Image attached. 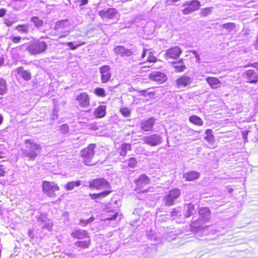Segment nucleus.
I'll return each mask as SVG.
<instances>
[{
	"label": "nucleus",
	"instance_id": "1",
	"mask_svg": "<svg viewBox=\"0 0 258 258\" xmlns=\"http://www.w3.org/2000/svg\"><path fill=\"white\" fill-rule=\"evenodd\" d=\"M25 144L26 149L23 150V153L29 160H34L41 152V146L30 140H26Z\"/></svg>",
	"mask_w": 258,
	"mask_h": 258
},
{
	"label": "nucleus",
	"instance_id": "2",
	"mask_svg": "<svg viewBox=\"0 0 258 258\" xmlns=\"http://www.w3.org/2000/svg\"><path fill=\"white\" fill-rule=\"evenodd\" d=\"M96 145L94 144H89L86 148L81 150L80 156L83 159L84 164L87 166L94 165L92 163V159L95 155V149Z\"/></svg>",
	"mask_w": 258,
	"mask_h": 258
},
{
	"label": "nucleus",
	"instance_id": "3",
	"mask_svg": "<svg viewBox=\"0 0 258 258\" xmlns=\"http://www.w3.org/2000/svg\"><path fill=\"white\" fill-rule=\"evenodd\" d=\"M47 48V44L44 41H35L30 43L27 47V50L32 55L42 53Z\"/></svg>",
	"mask_w": 258,
	"mask_h": 258
},
{
	"label": "nucleus",
	"instance_id": "4",
	"mask_svg": "<svg viewBox=\"0 0 258 258\" xmlns=\"http://www.w3.org/2000/svg\"><path fill=\"white\" fill-rule=\"evenodd\" d=\"M42 187L43 192L49 197H56L55 191L59 190V187L54 182L44 181Z\"/></svg>",
	"mask_w": 258,
	"mask_h": 258
},
{
	"label": "nucleus",
	"instance_id": "5",
	"mask_svg": "<svg viewBox=\"0 0 258 258\" xmlns=\"http://www.w3.org/2000/svg\"><path fill=\"white\" fill-rule=\"evenodd\" d=\"M142 140L145 144L153 147L161 144L163 141L161 135L156 134L145 136Z\"/></svg>",
	"mask_w": 258,
	"mask_h": 258
},
{
	"label": "nucleus",
	"instance_id": "6",
	"mask_svg": "<svg viewBox=\"0 0 258 258\" xmlns=\"http://www.w3.org/2000/svg\"><path fill=\"white\" fill-rule=\"evenodd\" d=\"M180 195V190L177 188L171 190L168 195L164 198V203L167 206H171L174 204V201Z\"/></svg>",
	"mask_w": 258,
	"mask_h": 258
},
{
	"label": "nucleus",
	"instance_id": "7",
	"mask_svg": "<svg viewBox=\"0 0 258 258\" xmlns=\"http://www.w3.org/2000/svg\"><path fill=\"white\" fill-rule=\"evenodd\" d=\"M200 3L197 0L187 1L183 4V6H187V7L182 10V13L184 15H188L199 8Z\"/></svg>",
	"mask_w": 258,
	"mask_h": 258
},
{
	"label": "nucleus",
	"instance_id": "8",
	"mask_svg": "<svg viewBox=\"0 0 258 258\" xmlns=\"http://www.w3.org/2000/svg\"><path fill=\"white\" fill-rule=\"evenodd\" d=\"M101 74V80L102 83H107L110 79L111 73L109 66H103L99 69Z\"/></svg>",
	"mask_w": 258,
	"mask_h": 258
},
{
	"label": "nucleus",
	"instance_id": "9",
	"mask_svg": "<svg viewBox=\"0 0 258 258\" xmlns=\"http://www.w3.org/2000/svg\"><path fill=\"white\" fill-rule=\"evenodd\" d=\"M90 187H94L96 189H101L109 187L108 181L104 179H96L90 182Z\"/></svg>",
	"mask_w": 258,
	"mask_h": 258
},
{
	"label": "nucleus",
	"instance_id": "10",
	"mask_svg": "<svg viewBox=\"0 0 258 258\" xmlns=\"http://www.w3.org/2000/svg\"><path fill=\"white\" fill-rule=\"evenodd\" d=\"M156 120L154 117L143 120L140 123L141 128L145 132L150 131L152 130L155 123Z\"/></svg>",
	"mask_w": 258,
	"mask_h": 258
},
{
	"label": "nucleus",
	"instance_id": "11",
	"mask_svg": "<svg viewBox=\"0 0 258 258\" xmlns=\"http://www.w3.org/2000/svg\"><path fill=\"white\" fill-rule=\"evenodd\" d=\"M76 100L82 107H87L90 105V98L86 93H81L76 97Z\"/></svg>",
	"mask_w": 258,
	"mask_h": 258
},
{
	"label": "nucleus",
	"instance_id": "12",
	"mask_svg": "<svg viewBox=\"0 0 258 258\" xmlns=\"http://www.w3.org/2000/svg\"><path fill=\"white\" fill-rule=\"evenodd\" d=\"M117 11L115 9H108L107 10H102L98 12L99 15L103 19H111L116 16Z\"/></svg>",
	"mask_w": 258,
	"mask_h": 258
},
{
	"label": "nucleus",
	"instance_id": "13",
	"mask_svg": "<svg viewBox=\"0 0 258 258\" xmlns=\"http://www.w3.org/2000/svg\"><path fill=\"white\" fill-rule=\"evenodd\" d=\"M182 52L180 48L177 46L172 47L166 50L165 56L172 59L178 58Z\"/></svg>",
	"mask_w": 258,
	"mask_h": 258
},
{
	"label": "nucleus",
	"instance_id": "14",
	"mask_svg": "<svg viewBox=\"0 0 258 258\" xmlns=\"http://www.w3.org/2000/svg\"><path fill=\"white\" fill-rule=\"evenodd\" d=\"M244 78L250 83H255L258 81V75L252 70L246 71L244 73Z\"/></svg>",
	"mask_w": 258,
	"mask_h": 258
},
{
	"label": "nucleus",
	"instance_id": "15",
	"mask_svg": "<svg viewBox=\"0 0 258 258\" xmlns=\"http://www.w3.org/2000/svg\"><path fill=\"white\" fill-rule=\"evenodd\" d=\"M149 78L151 80L156 81L159 84L163 83L167 80L166 75L163 73L159 72H155L151 74Z\"/></svg>",
	"mask_w": 258,
	"mask_h": 258
},
{
	"label": "nucleus",
	"instance_id": "16",
	"mask_svg": "<svg viewBox=\"0 0 258 258\" xmlns=\"http://www.w3.org/2000/svg\"><path fill=\"white\" fill-rule=\"evenodd\" d=\"M191 81L189 77L183 75L176 80V84L178 88L185 87L189 85Z\"/></svg>",
	"mask_w": 258,
	"mask_h": 258
},
{
	"label": "nucleus",
	"instance_id": "17",
	"mask_svg": "<svg viewBox=\"0 0 258 258\" xmlns=\"http://www.w3.org/2000/svg\"><path fill=\"white\" fill-rule=\"evenodd\" d=\"M199 221L205 223L208 221L210 218V211L208 208H202L199 210Z\"/></svg>",
	"mask_w": 258,
	"mask_h": 258
},
{
	"label": "nucleus",
	"instance_id": "18",
	"mask_svg": "<svg viewBox=\"0 0 258 258\" xmlns=\"http://www.w3.org/2000/svg\"><path fill=\"white\" fill-rule=\"evenodd\" d=\"M116 54L120 55L121 56H130L133 54L131 49H128L123 46H117L114 49Z\"/></svg>",
	"mask_w": 258,
	"mask_h": 258
},
{
	"label": "nucleus",
	"instance_id": "19",
	"mask_svg": "<svg viewBox=\"0 0 258 258\" xmlns=\"http://www.w3.org/2000/svg\"><path fill=\"white\" fill-rule=\"evenodd\" d=\"M71 236L77 239H84L89 238L88 232L85 230L76 229L74 230L71 234Z\"/></svg>",
	"mask_w": 258,
	"mask_h": 258
},
{
	"label": "nucleus",
	"instance_id": "20",
	"mask_svg": "<svg viewBox=\"0 0 258 258\" xmlns=\"http://www.w3.org/2000/svg\"><path fill=\"white\" fill-rule=\"evenodd\" d=\"M206 81L213 89H216L220 87L221 85V81L216 77H209L207 78Z\"/></svg>",
	"mask_w": 258,
	"mask_h": 258
},
{
	"label": "nucleus",
	"instance_id": "21",
	"mask_svg": "<svg viewBox=\"0 0 258 258\" xmlns=\"http://www.w3.org/2000/svg\"><path fill=\"white\" fill-rule=\"evenodd\" d=\"M16 72L18 75L21 76L24 80L26 81L30 80L31 78L30 72L28 71L24 70L22 67L18 68L16 69Z\"/></svg>",
	"mask_w": 258,
	"mask_h": 258
},
{
	"label": "nucleus",
	"instance_id": "22",
	"mask_svg": "<svg viewBox=\"0 0 258 258\" xmlns=\"http://www.w3.org/2000/svg\"><path fill=\"white\" fill-rule=\"evenodd\" d=\"M149 178L145 175H141L139 178L136 180V184L137 187L140 188L144 185H146L149 183Z\"/></svg>",
	"mask_w": 258,
	"mask_h": 258
},
{
	"label": "nucleus",
	"instance_id": "23",
	"mask_svg": "<svg viewBox=\"0 0 258 258\" xmlns=\"http://www.w3.org/2000/svg\"><path fill=\"white\" fill-rule=\"evenodd\" d=\"M70 26V24L68 20H62L57 21L54 27V30L67 28Z\"/></svg>",
	"mask_w": 258,
	"mask_h": 258
},
{
	"label": "nucleus",
	"instance_id": "24",
	"mask_svg": "<svg viewBox=\"0 0 258 258\" xmlns=\"http://www.w3.org/2000/svg\"><path fill=\"white\" fill-rule=\"evenodd\" d=\"M176 72H182L186 69V66L183 64V60L180 59L178 62L172 63Z\"/></svg>",
	"mask_w": 258,
	"mask_h": 258
},
{
	"label": "nucleus",
	"instance_id": "25",
	"mask_svg": "<svg viewBox=\"0 0 258 258\" xmlns=\"http://www.w3.org/2000/svg\"><path fill=\"white\" fill-rule=\"evenodd\" d=\"M81 185V181L80 180L72 181L68 182L64 187L67 190H72L76 187H79Z\"/></svg>",
	"mask_w": 258,
	"mask_h": 258
},
{
	"label": "nucleus",
	"instance_id": "26",
	"mask_svg": "<svg viewBox=\"0 0 258 258\" xmlns=\"http://www.w3.org/2000/svg\"><path fill=\"white\" fill-rule=\"evenodd\" d=\"M183 177L187 181H192L199 178V173L195 171H190L185 173Z\"/></svg>",
	"mask_w": 258,
	"mask_h": 258
},
{
	"label": "nucleus",
	"instance_id": "27",
	"mask_svg": "<svg viewBox=\"0 0 258 258\" xmlns=\"http://www.w3.org/2000/svg\"><path fill=\"white\" fill-rule=\"evenodd\" d=\"M90 245V239L89 238L84 241H78L75 242V246L83 249L88 248Z\"/></svg>",
	"mask_w": 258,
	"mask_h": 258
},
{
	"label": "nucleus",
	"instance_id": "28",
	"mask_svg": "<svg viewBox=\"0 0 258 258\" xmlns=\"http://www.w3.org/2000/svg\"><path fill=\"white\" fill-rule=\"evenodd\" d=\"M106 107L100 106L97 107L94 111V115L98 118H101L105 114Z\"/></svg>",
	"mask_w": 258,
	"mask_h": 258
},
{
	"label": "nucleus",
	"instance_id": "29",
	"mask_svg": "<svg viewBox=\"0 0 258 258\" xmlns=\"http://www.w3.org/2000/svg\"><path fill=\"white\" fill-rule=\"evenodd\" d=\"M185 212L184 216L186 218H188L192 215L195 211V206L191 203L186 205L185 207Z\"/></svg>",
	"mask_w": 258,
	"mask_h": 258
},
{
	"label": "nucleus",
	"instance_id": "30",
	"mask_svg": "<svg viewBox=\"0 0 258 258\" xmlns=\"http://www.w3.org/2000/svg\"><path fill=\"white\" fill-rule=\"evenodd\" d=\"M189 121L197 125L202 126L203 124V121L202 119L197 115H191L189 118Z\"/></svg>",
	"mask_w": 258,
	"mask_h": 258
},
{
	"label": "nucleus",
	"instance_id": "31",
	"mask_svg": "<svg viewBox=\"0 0 258 258\" xmlns=\"http://www.w3.org/2000/svg\"><path fill=\"white\" fill-rule=\"evenodd\" d=\"M120 150V155L124 157L126 155L127 151L131 150V146L130 144L127 143L122 144L121 145Z\"/></svg>",
	"mask_w": 258,
	"mask_h": 258
},
{
	"label": "nucleus",
	"instance_id": "32",
	"mask_svg": "<svg viewBox=\"0 0 258 258\" xmlns=\"http://www.w3.org/2000/svg\"><path fill=\"white\" fill-rule=\"evenodd\" d=\"M206 136L205 137V140L210 143H213L214 142V137L212 134V130L211 129H207L205 131Z\"/></svg>",
	"mask_w": 258,
	"mask_h": 258
},
{
	"label": "nucleus",
	"instance_id": "33",
	"mask_svg": "<svg viewBox=\"0 0 258 258\" xmlns=\"http://www.w3.org/2000/svg\"><path fill=\"white\" fill-rule=\"evenodd\" d=\"M16 29L20 33L27 34L29 32V27L28 25H19L16 27Z\"/></svg>",
	"mask_w": 258,
	"mask_h": 258
},
{
	"label": "nucleus",
	"instance_id": "34",
	"mask_svg": "<svg viewBox=\"0 0 258 258\" xmlns=\"http://www.w3.org/2000/svg\"><path fill=\"white\" fill-rule=\"evenodd\" d=\"M31 21L34 23L35 27L38 28L42 27L44 24L42 20L36 16L32 17L31 18Z\"/></svg>",
	"mask_w": 258,
	"mask_h": 258
},
{
	"label": "nucleus",
	"instance_id": "35",
	"mask_svg": "<svg viewBox=\"0 0 258 258\" xmlns=\"http://www.w3.org/2000/svg\"><path fill=\"white\" fill-rule=\"evenodd\" d=\"M7 91V83L6 81L3 79H0V95H3L5 94Z\"/></svg>",
	"mask_w": 258,
	"mask_h": 258
},
{
	"label": "nucleus",
	"instance_id": "36",
	"mask_svg": "<svg viewBox=\"0 0 258 258\" xmlns=\"http://www.w3.org/2000/svg\"><path fill=\"white\" fill-rule=\"evenodd\" d=\"M110 193V191H105L99 194H90V196L92 199H95L98 198H102L107 196Z\"/></svg>",
	"mask_w": 258,
	"mask_h": 258
},
{
	"label": "nucleus",
	"instance_id": "37",
	"mask_svg": "<svg viewBox=\"0 0 258 258\" xmlns=\"http://www.w3.org/2000/svg\"><path fill=\"white\" fill-rule=\"evenodd\" d=\"M40 225L43 229L47 230L50 231L52 230L53 224L52 222L50 221H47L45 223H40Z\"/></svg>",
	"mask_w": 258,
	"mask_h": 258
},
{
	"label": "nucleus",
	"instance_id": "38",
	"mask_svg": "<svg viewBox=\"0 0 258 258\" xmlns=\"http://www.w3.org/2000/svg\"><path fill=\"white\" fill-rule=\"evenodd\" d=\"M181 215V210L180 208L174 209L170 213V216L175 219L178 216Z\"/></svg>",
	"mask_w": 258,
	"mask_h": 258
},
{
	"label": "nucleus",
	"instance_id": "39",
	"mask_svg": "<svg viewBox=\"0 0 258 258\" xmlns=\"http://www.w3.org/2000/svg\"><path fill=\"white\" fill-rule=\"evenodd\" d=\"M94 93L98 96L104 97L106 96V94L104 90L101 88H97L94 90Z\"/></svg>",
	"mask_w": 258,
	"mask_h": 258
},
{
	"label": "nucleus",
	"instance_id": "40",
	"mask_svg": "<svg viewBox=\"0 0 258 258\" xmlns=\"http://www.w3.org/2000/svg\"><path fill=\"white\" fill-rule=\"evenodd\" d=\"M222 27L230 31L234 29V28L235 27V25L234 23H228L222 24Z\"/></svg>",
	"mask_w": 258,
	"mask_h": 258
},
{
	"label": "nucleus",
	"instance_id": "41",
	"mask_svg": "<svg viewBox=\"0 0 258 258\" xmlns=\"http://www.w3.org/2000/svg\"><path fill=\"white\" fill-rule=\"evenodd\" d=\"M211 12L212 8H206L202 10L200 14L202 17H206L210 15Z\"/></svg>",
	"mask_w": 258,
	"mask_h": 258
},
{
	"label": "nucleus",
	"instance_id": "42",
	"mask_svg": "<svg viewBox=\"0 0 258 258\" xmlns=\"http://www.w3.org/2000/svg\"><path fill=\"white\" fill-rule=\"evenodd\" d=\"M76 44L75 45H74L73 42H69L67 43V45L68 46H69L71 49L75 50V49H77L78 47H79L82 45H84L85 44L84 42H81V43L79 42L78 43H77V42H76Z\"/></svg>",
	"mask_w": 258,
	"mask_h": 258
},
{
	"label": "nucleus",
	"instance_id": "43",
	"mask_svg": "<svg viewBox=\"0 0 258 258\" xmlns=\"http://www.w3.org/2000/svg\"><path fill=\"white\" fill-rule=\"evenodd\" d=\"M137 162L135 158H131L128 160V166L131 168H134L136 166Z\"/></svg>",
	"mask_w": 258,
	"mask_h": 258
},
{
	"label": "nucleus",
	"instance_id": "44",
	"mask_svg": "<svg viewBox=\"0 0 258 258\" xmlns=\"http://www.w3.org/2000/svg\"><path fill=\"white\" fill-rule=\"evenodd\" d=\"M120 111L125 117L129 116L131 114L130 110L127 108H121L120 109Z\"/></svg>",
	"mask_w": 258,
	"mask_h": 258
},
{
	"label": "nucleus",
	"instance_id": "45",
	"mask_svg": "<svg viewBox=\"0 0 258 258\" xmlns=\"http://www.w3.org/2000/svg\"><path fill=\"white\" fill-rule=\"evenodd\" d=\"M9 39L14 43H18L20 42L22 38L20 36H11L9 37Z\"/></svg>",
	"mask_w": 258,
	"mask_h": 258
},
{
	"label": "nucleus",
	"instance_id": "46",
	"mask_svg": "<svg viewBox=\"0 0 258 258\" xmlns=\"http://www.w3.org/2000/svg\"><path fill=\"white\" fill-rule=\"evenodd\" d=\"M147 61L150 62H155L157 61V58L155 56L151 54V52L149 53V56Z\"/></svg>",
	"mask_w": 258,
	"mask_h": 258
},
{
	"label": "nucleus",
	"instance_id": "47",
	"mask_svg": "<svg viewBox=\"0 0 258 258\" xmlns=\"http://www.w3.org/2000/svg\"><path fill=\"white\" fill-rule=\"evenodd\" d=\"M140 94L144 96H150V95H153L154 93L152 92H148L147 90H141L140 91Z\"/></svg>",
	"mask_w": 258,
	"mask_h": 258
},
{
	"label": "nucleus",
	"instance_id": "48",
	"mask_svg": "<svg viewBox=\"0 0 258 258\" xmlns=\"http://www.w3.org/2000/svg\"><path fill=\"white\" fill-rule=\"evenodd\" d=\"M60 130L63 134H66L69 131V126L67 124H62L60 126Z\"/></svg>",
	"mask_w": 258,
	"mask_h": 258
},
{
	"label": "nucleus",
	"instance_id": "49",
	"mask_svg": "<svg viewBox=\"0 0 258 258\" xmlns=\"http://www.w3.org/2000/svg\"><path fill=\"white\" fill-rule=\"evenodd\" d=\"M248 132H249L247 131H244L242 132V137L243 138L244 143H246L248 142L247 135H248Z\"/></svg>",
	"mask_w": 258,
	"mask_h": 258
},
{
	"label": "nucleus",
	"instance_id": "50",
	"mask_svg": "<svg viewBox=\"0 0 258 258\" xmlns=\"http://www.w3.org/2000/svg\"><path fill=\"white\" fill-rule=\"evenodd\" d=\"M38 221L41 222V223H45L47 221V217L45 215H41L38 218Z\"/></svg>",
	"mask_w": 258,
	"mask_h": 258
},
{
	"label": "nucleus",
	"instance_id": "51",
	"mask_svg": "<svg viewBox=\"0 0 258 258\" xmlns=\"http://www.w3.org/2000/svg\"><path fill=\"white\" fill-rule=\"evenodd\" d=\"M76 3H79L80 6L86 5L88 3V0H78L75 2Z\"/></svg>",
	"mask_w": 258,
	"mask_h": 258
},
{
	"label": "nucleus",
	"instance_id": "52",
	"mask_svg": "<svg viewBox=\"0 0 258 258\" xmlns=\"http://www.w3.org/2000/svg\"><path fill=\"white\" fill-rule=\"evenodd\" d=\"M191 52L195 55V56L196 57V58L197 59L196 62H198V63H200V57L199 54L195 50L191 51Z\"/></svg>",
	"mask_w": 258,
	"mask_h": 258
},
{
	"label": "nucleus",
	"instance_id": "53",
	"mask_svg": "<svg viewBox=\"0 0 258 258\" xmlns=\"http://www.w3.org/2000/svg\"><path fill=\"white\" fill-rule=\"evenodd\" d=\"M118 216V213H115L113 214L112 216H109L107 217L105 220H115L117 216Z\"/></svg>",
	"mask_w": 258,
	"mask_h": 258
},
{
	"label": "nucleus",
	"instance_id": "54",
	"mask_svg": "<svg viewBox=\"0 0 258 258\" xmlns=\"http://www.w3.org/2000/svg\"><path fill=\"white\" fill-rule=\"evenodd\" d=\"M70 33V31H64L62 34L60 35L59 37H58V39H60V38H64L66 37H67L68 35H69Z\"/></svg>",
	"mask_w": 258,
	"mask_h": 258
},
{
	"label": "nucleus",
	"instance_id": "55",
	"mask_svg": "<svg viewBox=\"0 0 258 258\" xmlns=\"http://www.w3.org/2000/svg\"><path fill=\"white\" fill-rule=\"evenodd\" d=\"M4 20V23L7 26L10 27L13 25V22L11 20L8 19H5Z\"/></svg>",
	"mask_w": 258,
	"mask_h": 258
},
{
	"label": "nucleus",
	"instance_id": "56",
	"mask_svg": "<svg viewBox=\"0 0 258 258\" xmlns=\"http://www.w3.org/2000/svg\"><path fill=\"white\" fill-rule=\"evenodd\" d=\"M5 173V169L3 165H0V176H4Z\"/></svg>",
	"mask_w": 258,
	"mask_h": 258
},
{
	"label": "nucleus",
	"instance_id": "57",
	"mask_svg": "<svg viewBox=\"0 0 258 258\" xmlns=\"http://www.w3.org/2000/svg\"><path fill=\"white\" fill-rule=\"evenodd\" d=\"M28 235H29V237L30 238V239H33L34 238V235L33 234V230L29 229L28 230Z\"/></svg>",
	"mask_w": 258,
	"mask_h": 258
},
{
	"label": "nucleus",
	"instance_id": "58",
	"mask_svg": "<svg viewBox=\"0 0 258 258\" xmlns=\"http://www.w3.org/2000/svg\"><path fill=\"white\" fill-rule=\"evenodd\" d=\"M89 223L87 219V220H81L80 221V224L83 226H85Z\"/></svg>",
	"mask_w": 258,
	"mask_h": 258
},
{
	"label": "nucleus",
	"instance_id": "59",
	"mask_svg": "<svg viewBox=\"0 0 258 258\" xmlns=\"http://www.w3.org/2000/svg\"><path fill=\"white\" fill-rule=\"evenodd\" d=\"M6 13V10L5 9H0V17H3Z\"/></svg>",
	"mask_w": 258,
	"mask_h": 258
},
{
	"label": "nucleus",
	"instance_id": "60",
	"mask_svg": "<svg viewBox=\"0 0 258 258\" xmlns=\"http://www.w3.org/2000/svg\"><path fill=\"white\" fill-rule=\"evenodd\" d=\"M150 50H148V49H144L143 51V53L142 54V58H143L145 57L146 56V53L147 52H149V53L150 52Z\"/></svg>",
	"mask_w": 258,
	"mask_h": 258
},
{
	"label": "nucleus",
	"instance_id": "61",
	"mask_svg": "<svg viewBox=\"0 0 258 258\" xmlns=\"http://www.w3.org/2000/svg\"><path fill=\"white\" fill-rule=\"evenodd\" d=\"M4 155H5L4 150L3 148H0V159L4 158Z\"/></svg>",
	"mask_w": 258,
	"mask_h": 258
},
{
	"label": "nucleus",
	"instance_id": "62",
	"mask_svg": "<svg viewBox=\"0 0 258 258\" xmlns=\"http://www.w3.org/2000/svg\"><path fill=\"white\" fill-rule=\"evenodd\" d=\"M58 111V109L56 107H54L52 111L53 115L57 116V113Z\"/></svg>",
	"mask_w": 258,
	"mask_h": 258
},
{
	"label": "nucleus",
	"instance_id": "63",
	"mask_svg": "<svg viewBox=\"0 0 258 258\" xmlns=\"http://www.w3.org/2000/svg\"><path fill=\"white\" fill-rule=\"evenodd\" d=\"M191 226L192 227L196 228L200 227V226H197L196 225V223L195 222H192V224L191 225Z\"/></svg>",
	"mask_w": 258,
	"mask_h": 258
},
{
	"label": "nucleus",
	"instance_id": "64",
	"mask_svg": "<svg viewBox=\"0 0 258 258\" xmlns=\"http://www.w3.org/2000/svg\"><path fill=\"white\" fill-rule=\"evenodd\" d=\"M87 220H88L89 223H90L94 220V217L93 216L91 217L90 218H89Z\"/></svg>",
	"mask_w": 258,
	"mask_h": 258
}]
</instances>
